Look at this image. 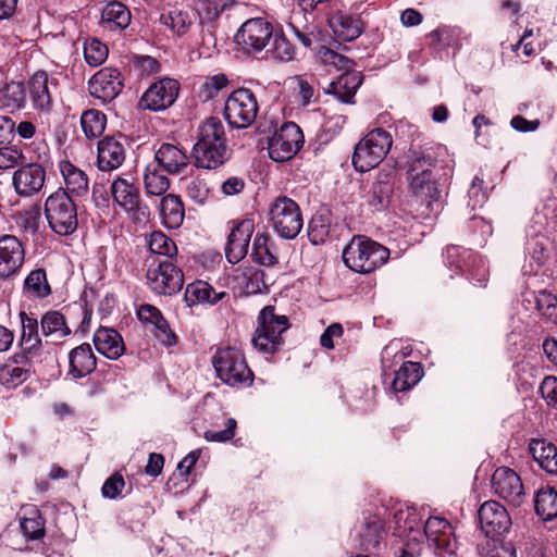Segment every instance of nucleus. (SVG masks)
Wrapping results in <instances>:
<instances>
[{"label":"nucleus","mask_w":557,"mask_h":557,"mask_svg":"<svg viewBox=\"0 0 557 557\" xmlns=\"http://www.w3.org/2000/svg\"><path fill=\"white\" fill-rule=\"evenodd\" d=\"M443 153L441 146H411L407 156V180L412 196L426 210L433 211V203L441 197L433 169Z\"/></svg>","instance_id":"f257e3e1"},{"label":"nucleus","mask_w":557,"mask_h":557,"mask_svg":"<svg viewBox=\"0 0 557 557\" xmlns=\"http://www.w3.org/2000/svg\"><path fill=\"white\" fill-rule=\"evenodd\" d=\"M191 157L195 166L207 170L216 169L228 160L230 149L219 119L209 117L199 126Z\"/></svg>","instance_id":"f03ea898"},{"label":"nucleus","mask_w":557,"mask_h":557,"mask_svg":"<svg viewBox=\"0 0 557 557\" xmlns=\"http://www.w3.org/2000/svg\"><path fill=\"white\" fill-rule=\"evenodd\" d=\"M342 258L348 269L368 274L386 263L389 250L367 236L355 235L344 248Z\"/></svg>","instance_id":"7ed1b4c3"},{"label":"nucleus","mask_w":557,"mask_h":557,"mask_svg":"<svg viewBox=\"0 0 557 557\" xmlns=\"http://www.w3.org/2000/svg\"><path fill=\"white\" fill-rule=\"evenodd\" d=\"M251 344L263 355H274L285 345L283 334L290 327L289 319L277 314L274 306H265L258 315Z\"/></svg>","instance_id":"20e7f679"},{"label":"nucleus","mask_w":557,"mask_h":557,"mask_svg":"<svg viewBox=\"0 0 557 557\" xmlns=\"http://www.w3.org/2000/svg\"><path fill=\"white\" fill-rule=\"evenodd\" d=\"M393 144L391 134L384 128L368 133L355 147L352 164L356 171L367 172L377 166Z\"/></svg>","instance_id":"39448f33"},{"label":"nucleus","mask_w":557,"mask_h":557,"mask_svg":"<svg viewBox=\"0 0 557 557\" xmlns=\"http://www.w3.org/2000/svg\"><path fill=\"white\" fill-rule=\"evenodd\" d=\"M45 214L51 230L59 235H70L77 228V206L61 188L46 199Z\"/></svg>","instance_id":"423d86ee"},{"label":"nucleus","mask_w":557,"mask_h":557,"mask_svg":"<svg viewBox=\"0 0 557 557\" xmlns=\"http://www.w3.org/2000/svg\"><path fill=\"white\" fill-rule=\"evenodd\" d=\"M269 216L273 230L284 239H294L304 226L299 205L287 196H278L271 203Z\"/></svg>","instance_id":"0eeeda50"},{"label":"nucleus","mask_w":557,"mask_h":557,"mask_svg":"<svg viewBox=\"0 0 557 557\" xmlns=\"http://www.w3.org/2000/svg\"><path fill=\"white\" fill-rule=\"evenodd\" d=\"M305 143L300 127L294 122H285L275 129L270 141H267L265 150L275 162H284L292 159Z\"/></svg>","instance_id":"6e6552de"},{"label":"nucleus","mask_w":557,"mask_h":557,"mask_svg":"<svg viewBox=\"0 0 557 557\" xmlns=\"http://www.w3.org/2000/svg\"><path fill=\"white\" fill-rule=\"evenodd\" d=\"M147 282L154 293L171 296L182 289L184 276L177 267L165 260L148 269Z\"/></svg>","instance_id":"1a4fd4ad"},{"label":"nucleus","mask_w":557,"mask_h":557,"mask_svg":"<svg viewBox=\"0 0 557 557\" xmlns=\"http://www.w3.org/2000/svg\"><path fill=\"white\" fill-rule=\"evenodd\" d=\"M111 194L114 201L131 213L133 219L138 222L148 219L149 209L141 203L139 188L133 182L117 177L111 185Z\"/></svg>","instance_id":"9d476101"},{"label":"nucleus","mask_w":557,"mask_h":557,"mask_svg":"<svg viewBox=\"0 0 557 557\" xmlns=\"http://www.w3.org/2000/svg\"><path fill=\"white\" fill-rule=\"evenodd\" d=\"M494 494L508 504L519 507L525 499V492L520 476L508 467L497 468L492 475Z\"/></svg>","instance_id":"9b49d317"},{"label":"nucleus","mask_w":557,"mask_h":557,"mask_svg":"<svg viewBox=\"0 0 557 557\" xmlns=\"http://www.w3.org/2000/svg\"><path fill=\"white\" fill-rule=\"evenodd\" d=\"M25 262V248L22 242L13 235L0 237V280L7 281L21 272Z\"/></svg>","instance_id":"f8f14e48"},{"label":"nucleus","mask_w":557,"mask_h":557,"mask_svg":"<svg viewBox=\"0 0 557 557\" xmlns=\"http://www.w3.org/2000/svg\"><path fill=\"white\" fill-rule=\"evenodd\" d=\"M249 108L251 117L246 113V128L253 127V131L249 134L250 144H253L260 151L265 150L267 141H270L276 124L273 120L262 117L257 120L258 112V100L255 94L246 88V109Z\"/></svg>","instance_id":"ddd939ff"},{"label":"nucleus","mask_w":557,"mask_h":557,"mask_svg":"<svg viewBox=\"0 0 557 557\" xmlns=\"http://www.w3.org/2000/svg\"><path fill=\"white\" fill-rule=\"evenodd\" d=\"M180 91V84L173 78H163L152 84L141 96L139 107L150 111H161L171 107Z\"/></svg>","instance_id":"4468645a"},{"label":"nucleus","mask_w":557,"mask_h":557,"mask_svg":"<svg viewBox=\"0 0 557 557\" xmlns=\"http://www.w3.org/2000/svg\"><path fill=\"white\" fill-rule=\"evenodd\" d=\"M478 516L482 531L491 539L505 534L511 525L508 511L496 500H488L482 504Z\"/></svg>","instance_id":"2eb2a0df"},{"label":"nucleus","mask_w":557,"mask_h":557,"mask_svg":"<svg viewBox=\"0 0 557 557\" xmlns=\"http://www.w3.org/2000/svg\"><path fill=\"white\" fill-rule=\"evenodd\" d=\"M218 376L231 386L243 383L244 358L239 350L227 347L219 349L212 359Z\"/></svg>","instance_id":"dca6fc26"},{"label":"nucleus","mask_w":557,"mask_h":557,"mask_svg":"<svg viewBox=\"0 0 557 557\" xmlns=\"http://www.w3.org/2000/svg\"><path fill=\"white\" fill-rule=\"evenodd\" d=\"M123 78L116 69L103 67L88 83L89 94L103 103L115 99L123 89Z\"/></svg>","instance_id":"f3484780"},{"label":"nucleus","mask_w":557,"mask_h":557,"mask_svg":"<svg viewBox=\"0 0 557 557\" xmlns=\"http://www.w3.org/2000/svg\"><path fill=\"white\" fill-rule=\"evenodd\" d=\"M46 182V170L38 163H27L18 168L12 177L15 191L23 197L37 195Z\"/></svg>","instance_id":"a211bd4d"},{"label":"nucleus","mask_w":557,"mask_h":557,"mask_svg":"<svg viewBox=\"0 0 557 557\" xmlns=\"http://www.w3.org/2000/svg\"><path fill=\"white\" fill-rule=\"evenodd\" d=\"M395 173L392 170L379 171L375 181L364 195L367 203L376 211H381L391 202L394 193Z\"/></svg>","instance_id":"6ab92c4d"},{"label":"nucleus","mask_w":557,"mask_h":557,"mask_svg":"<svg viewBox=\"0 0 557 557\" xmlns=\"http://www.w3.org/2000/svg\"><path fill=\"white\" fill-rule=\"evenodd\" d=\"M190 158L177 146L163 143L154 153V164L171 175L183 173L189 165Z\"/></svg>","instance_id":"aec40b11"},{"label":"nucleus","mask_w":557,"mask_h":557,"mask_svg":"<svg viewBox=\"0 0 557 557\" xmlns=\"http://www.w3.org/2000/svg\"><path fill=\"white\" fill-rule=\"evenodd\" d=\"M273 26L263 17L246 20V53L261 52L273 38Z\"/></svg>","instance_id":"412c9836"},{"label":"nucleus","mask_w":557,"mask_h":557,"mask_svg":"<svg viewBox=\"0 0 557 557\" xmlns=\"http://www.w3.org/2000/svg\"><path fill=\"white\" fill-rule=\"evenodd\" d=\"M29 371V356L15 355L0 368V384L7 388H15L27 380Z\"/></svg>","instance_id":"4be33fe9"},{"label":"nucleus","mask_w":557,"mask_h":557,"mask_svg":"<svg viewBox=\"0 0 557 557\" xmlns=\"http://www.w3.org/2000/svg\"><path fill=\"white\" fill-rule=\"evenodd\" d=\"M125 160L124 145L114 137H104L98 143L97 164L101 171L120 168Z\"/></svg>","instance_id":"5701e85b"},{"label":"nucleus","mask_w":557,"mask_h":557,"mask_svg":"<svg viewBox=\"0 0 557 557\" xmlns=\"http://www.w3.org/2000/svg\"><path fill=\"white\" fill-rule=\"evenodd\" d=\"M334 35L343 41L357 39L366 29V24L359 15L338 12L330 18Z\"/></svg>","instance_id":"b1692460"},{"label":"nucleus","mask_w":557,"mask_h":557,"mask_svg":"<svg viewBox=\"0 0 557 557\" xmlns=\"http://www.w3.org/2000/svg\"><path fill=\"white\" fill-rule=\"evenodd\" d=\"M363 75L359 71H346L329 85L327 92L344 103H354V97L361 86Z\"/></svg>","instance_id":"393cba45"},{"label":"nucleus","mask_w":557,"mask_h":557,"mask_svg":"<svg viewBox=\"0 0 557 557\" xmlns=\"http://www.w3.org/2000/svg\"><path fill=\"white\" fill-rule=\"evenodd\" d=\"M529 451L539 466L548 474L557 475V446L545 438H532Z\"/></svg>","instance_id":"a878e982"},{"label":"nucleus","mask_w":557,"mask_h":557,"mask_svg":"<svg viewBox=\"0 0 557 557\" xmlns=\"http://www.w3.org/2000/svg\"><path fill=\"white\" fill-rule=\"evenodd\" d=\"M94 344L98 352L109 359H117L125 349L122 336L114 329L109 327H100L96 331Z\"/></svg>","instance_id":"bb28decb"},{"label":"nucleus","mask_w":557,"mask_h":557,"mask_svg":"<svg viewBox=\"0 0 557 557\" xmlns=\"http://www.w3.org/2000/svg\"><path fill=\"white\" fill-rule=\"evenodd\" d=\"M137 314L141 321L151 323L156 327V335L163 344L168 346L176 344L175 334L170 330L168 321L158 308L151 305H143Z\"/></svg>","instance_id":"cd10ccee"},{"label":"nucleus","mask_w":557,"mask_h":557,"mask_svg":"<svg viewBox=\"0 0 557 557\" xmlns=\"http://www.w3.org/2000/svg\"><path fill=\"white\" fill-rule=\"evenodd\" d=\"M59 168L66 187L64 190L69 195L72 194L76 197H84L88 194L89 180L84 171L66 160L61 161Z\"/></svg>","instance_id":"c85d7f7f"},{"label":"nucleus","mask_w":557,"mask_h":557,"mask_svg":"<svg viewBox=\"0 0 557 557\" xmlns=\"http://www.w3.org/2000/svg\"><path fill=\"white\" fill-rule=\"evenodd\" d=\"M385 536L384 521L376 516L367 517L358 531L359 545L362 550L376 548Z\"/></svg>","instance_id":"c756f323"},{"label":"nucleus","mask_w":557,"mask_h":557,"mask_svg":"<svg viewBox=\"0 0 557 557\" xmlns=\"http://www.w3.org/2000/svg\"><path fill=\"white\" fill-rule=\"evenodd\" d=\"M244 221L231 220L227 222L228 235L224 247L225 258L232 265L244 259Z\"/></svg>","instance_id":"7c9ffc66"},{"label":"nucleus","mask_w":557,"mask_h":557,"mask_svg":"<svg viewBox=\"0 0 557 557\" xmlns=\"http://www.w3.org/2000/svg\"><path fill=\"white\" fill-rule=\"evenodd\" d=\"M70 374L81 379L96 369V357L89 344H82L70 352Z\"/></svg>","instance_id":"2f4dec72"},{"label":"nucleus","mask_w":557,"mask_h":557,"mask_svg":"<svg viewBox=\"0 0 557 557\" xmlns=\"http://www.w3.org/2000/svg\"><path fill=\"white\" fill-rule=\"evenodd\" d=\"M52 293L47 272L42 268L30 271L24 280L23 295L28 299H45Z\"/></svg>","instance_id":"473e14b6"},{"label":"nucleus","mask_w":557,"mask_h":557,"mask_svg":"<svg viewBox=\"0 0 557 557\" xmlns=\"http://www.w3.org/2000/svg\"><path fill=\"white\" fill-rule=\"evenodd\" d=\"M160 214L165 226L178 227L184 220L185 210L181 198L174 194L164 195L160 202Z\"/></svg>","instance_id":"72a5a7b5"},{"label":"nucleus","mask_w":557,"mask_h":557,"mask_svg":"<svg viewBox=\"0 0 557 557\" xmlns=\"http://www.w3.org/2000/svg\"><path fill=\"white\" fill-rule=\"evenodd\" d=\"M40 327L42 335L50 338L51 343H57L71 334L63 314L59 311L46 312L41 318Z\"/></svg>","instance_id":"f704fd0d"},{"label":"nucleus","mask_w":557,"mask_h":557,"mask_svg":"<svg viewBox=\"0 0 557 557\" xmlns=\"http://www.w3.org/2000/svg\"><path fill=\"white\" fill-rule=\"evenodd\" d=\"M534 508L544 521L557 518V488L545 486L537 491L534 497Z\"/></svg>","instance_id":"c9c22d12"},{"label":"nucleus","mask_w":557,"mask_h":557,"mask_svg":"<svg viewBox=\"0 0 557 557\" xmlns=\"http://www.w3.org/2000/svg\"><path fill=\"white\" fill-rule=\"evenodd\" d=\"M422 377V368L420 363L406 361L395 372L392 382V388L395 392H406L414 386Z\"/></svg>","instance_id":"e433bc0d"},{"label":"nucleus","mask_w":557,"mask_h":557,"mask_svg":"<svg viewBox=\"0 0 557 557\" xmlns=\"http://www.w3.org/2000/svg\"><path fill=\"white\" fill-rule=\"evenodd\" d=\"M101 20L111 30L125 29L131 23V12L123 3L112 1L102 10Z\"/></svg>","instance_id":"4c0bfd02"},{"label":"nucleus","mask_w":557,"mask_h":557,"mask_svg":"<svg viewBox=\"0 0 557 557\" xmlns=\"http://www.w3.org/2000/svg\"><path fill=\"white\" fill-rule=\"evenodd\" d=\"M225 293H216L211 285L203 281L188 284L185 290V300L188 306L199 302L216 304L224 297Z\"/></svg>","instance_id":"58836bf2"},{"label":"nucleus","mask_w":557,"mask_h":557,"mask_svg":"<svg viewBox=\"0 0 557 557\" xmlns=\"http://www.w3.org/2000/svg\"><path fill=\"white\" fill-rule=\"evenodd\" d=\"M22 322V339L21 344L25 355H35L41 346V339L38 332V321L29 317L26 312L20 313Z\"/></svg>","instance_id":"ea45409f"},{"label":"nucleus","mask_w":557,"mask_h":557,"mask_svg":"<svg viewBox=\"0 0 557 557\" xmlns=\"http://www.w3.org/2000/svg\"><path fill=\"white\" fill-rule=\"evenodd\" d=\"M144 185L148 196H164L170 188V178L158 164L149 163L144 172Z\"/></svg>","instance_id":"a19ab883"},{"label":"nucleus","mask_w":557,"mask_h":557,"mask_svg":"<svg viewBox=\"0 0 557 557\" xmlns=\"http://www.w3.org/2000/svg\"><path fill=\"white\" fill-rule=\"evenodd\" d=\"M332 214L329 210L318 211L310 220L308 237L313 245L324 244L331 231Z\"/></svg>","instance_id":"79ce46f5"},{"label":"nucleus","mask_w":557,"mask_h":557,"mask_svg":"<svg viewBox=\"0 0 557 557\" xmlns=\"http://www.w3.org/2000/svg\"><path fill=\"white\" fill-rule=\"evenodd\" d=\"M224 119L231 127H244V88L234 90L226 99Z\"/></svg>","instance_id":"37998d69"},{"label":"nucleus","mask_w":557,"mask_h":557,"mask_svg":"<svg viewBox=\"0 0 557 557\" xmlns=\"http://www.w3.org/2000/svg\"><path fill=\"white\" fill-rule=\"evenodd\" d=\"M48 82V74L44 71L36 72L29 81L30 96L36 108L45 109L51 103Z\"/></svg>","instance_id":"c03bdc74"},{"label":"nucleus","mask_w":557,"mask_h":557,"mask_svg":"<svg viewBox=\"0 0 557 557\" xmlns=\"http://www.w3.org/2000/svg\"><path fill=\"white\" fill-rule=\"evenodd\" d=\"M194 20L195 16L191 12L176 8L171 9L166 13H162L160 16L161 23L170 27L178 36L187 33Z\"/></svg>","instance_id":"a18cd8bd"},{"label":"nucleus","mask_w":557,"mask_h":557,"mask_svg":"<svg viewBox=\"0 0 557 557\" xmlns=\"http://www.w3.org/2000/svg\"><path fill=\"white\" fill-rule=\"evenodd\" d=\"M81 124L88 138H96L103 133L107 124V117L102 112L90 109L82 114Z\"/></svg>","instance_id":"49530a36"},{"label":"nucleus","mask_w":557,"mask_h":557,"mask_svg":"<svg viewBox=\"0 0 557 557\" xmlns=\"http://www.w3.org/2000/svg\"><path fill=\"white\" fill-rule=\"evenodd\" d=\"M534 301L541 317L557 325V296L543 289L535 294Z\"/></svg>","instance_id":"de8ad7c7"},{"label":"nucleus","mask_w":557,"mask_h":557,"mask_svg":"<svg viewBox=\"0 0 557 557\" xmlns=\"http://www.w3.org/2000/svg\"><path fill=\"white\" fill-rule=\"evenodd\" d=\"M148 247L152 253L170 258L177 251L174 242L162 232L151 233Z\"/></svg>","instance_id":"09e8293b"},{"label":"nucleus","mask_w":557,"mask_h":557,"mask_svg":"<svg viewBox=\"0 0 557 557\" xmlns=\"http://www.w3.org/2000/svg\"><path fill=\"white\" fill-rule=\"evenodd\" d=\"M270 237L268 234H257L252 244L250 253L251 259L259 264L269 265L273 263L274 256L270 252L268 242Z\"/></svg>","instance_id":"8fccbe9b"},{"label":"nucleus","mask_w":557,"mask_h":557,"mask_svg":"<svg viewBox=\"0 0 557 557\" xmlns=\"http://www.w3.org/2000/svg\"><path fill=\"white\" fill-rule=\"evenodd\" d=\"M228 85L227 77L220 73L205 78L199 96L203 101L212 100L218 94Z\"/></svg>","instance_id":"3c124183"},{"label":"nucleus","mask_w":557,"mask_h":557,"mask_svg":"<svg viewBox=\"0 0 557 557\" xmlns=\"http://www.w3.org/2000/svg\"><path fill=\"white\" fill-rule=\"evenodd\" d=\"M186 196L198 205H203L208 197L210 189L206 180L200 177H190L186 180Z\"/></svg>","instance_id":"603ef678"},{"label":"nucleus","mask_w":557,"mask_h":557,"mask_svg":"<svg viewBox=\"0 0 557 557\" xmlns=\"http://www.w3.org/2000/svg\"><path fill=\"white\" fill-rule=\"evenodd\" d=\"M319 58L321 59V61L326 64V65H333L335 66L337 70L339 71H351V65L354 64V62L343 55V54H339L338 52L327 48V47H321L320 50H319Z\"/></svg>","instance_id":"864d4df0"},{"label":"nucleus","mask_w":557,"mask_h":557,"mask_svg":"<svg viewBox=\"0 0 557 557\" xmlns=\"http://www.w3.org/2000/svg\"><path fill=\"white\" fill-rule=\"evenodd\" d=\"M84 55L89 65L98 66L107 59L108 48L98 39H91L85 45Z\"/></svg>","instance_id":"5fc2aeb1"},{"label":"nucleus","mask_w":557,"mask_h":557,"mask_svg":"<svg viewBox=\"0 0 557 557\" xmlns=\"http://www.w3.org/2000/svg\"><path fill=\"white\" fill-rule=\"evenodd\" d=\"M426 39L431 49L440 51L450 46L453 34L448 27H438L428 34Z\"/></svg>","instance_id":"6e6d98bb"},{"label":"nucleus","mask_w":557,"mask_h":557,"mask_svg":"<svg viewBox=\"0 0 557 557\" xmlns=\"http://www.w3.org/2000/svg\"><path fill=\"white\" fill-rule=\"evenodd\" d=\"M449 532H451V525L444 518L430 517L425 522L424 533L428 541L440 537L441 535L447 534Z\"/></svg>","instance_id":"4d7b16f0"},{"label":"nucleus","mask_w":557,"mask_h":557,"mask_svg":"<svg viewBox=\"0 0 557 557\" xmlns=\"http://www.w3.org/2000/svg\"><path fill=\"white\" fill-rule=\"evenodd\" d=\"M273 53L281 61H290L295 57L294 46L282 34L273 36Z\"/></svg>","instance_id":"13d9d810"},{"label":"nucleus","mask_w":557,"mask_h":557,"mask_svg":"<svg viewBox=\"0 0 557 557\" xmlns=\"http://www.w3.org/2000/svg\"><path fill=\"white\" fill-rule=\"evenodd\" d=\"M125 486L124 478L121 473L115 472L108 478L101 488L102 495L107 498H117Z\"/></svg>","instance_id":"bf43d9fd"},{"label":"nucleus","mask_w":557,"mask_h":557,"mask_svg":"<svg viewBox=\"0 0 557 557\" xmlns=\"http://www.w3.org/2000/svg\"><path fill=\"white\" fill-rule=\"evenodd\" d=\"M40 220V208L33 206L28 210L20 213L18 224L26 232L35 233Z\"/></svg>","instance_id":"052dcab7"},{"label":"nucleus","mask_w":557,"mask_h":557,"mask_svg":"<svg viewBox=\"0 0 557 557\" xmlns=\"http://www.w3.org/2000/svg\"><path fill=\"white\" fill-rule=\"evenodd\" d=\"M484 181L479 176H475L472 181V184L469 188L468 195L470 202L469 205L472 209L482 207L486 200V191L483 188Z\"/></svg>","instance_id":"680f3d73"},{"label":"nucleus","mask_w":557,"mask_h":557,"mask_svg":"<svg viewBox=\"0 0 557 557\" xmlns=\"http://www.w3.org/2000/svg\"><path fill=\"white\" fill-rule=\"evenodd\" d=\"M540 392L547 405L557 409V377L546 376L540 385Z\"/></svg>","instance_id":"e2e57ef3"},{"label":"nucleus","mask_w":557,"mask_h":557,"mask_svg":"<svg viewBox=\"0 0 557 557\" xmlns=\"http://www.w3.org/2000/svg\"><path fill=\"white\" fill-rule=\"evenodd\" d=\"M237 422L235 419L230 418L226 420L225 429L222 431H206L205 438L209 442H226L231 440L235 434Z\"/></svg>","instance_id":"0e129e2a"},{"label":"nucleus","mask_w":557,"mask_h":557,"mask_svg":"<svg viewBox=\"0 0 557 557\" xmlns=\"http://www.w3.org/2000/svg\"><path fill=\"white\" fill-rule=\"evenodd\" d=\"M23 159L20 150L12 147L0 149V169H10L16 166Z\"/></svg>","instance_id":"69168bd1"},{"label":"nucleus","mask_w":557,"mask_h":557,"mask_svg":"<svg viewBox=\"0 0 557 557\" xmlns=\"http://www.w3.org/2000/svg\"><path fill=\"white\" fill-rule=\"evenodd\" d=\"M344 329L341 323H332L329 325L322 335L320 336V344L325 349H333L334 348V338H339L343 336Z\"/></svg>","instance_id":"338daca9"},{"label":"nucleus","mask_w":557,"mask_h":557,"mask_svg":"<svg viewBox=\"0 0 557 557\" xmlns=\"http://www.w3.org/2000/svg\"><path fill=\"white\" fill-rule=\"evenodd\" d=\"M23 533L32 540H38L44 536V528L41 523L32 518H24L21 522Z\"/></svg>","instance_id":"774afa93"}]
</instances>
